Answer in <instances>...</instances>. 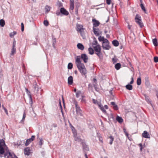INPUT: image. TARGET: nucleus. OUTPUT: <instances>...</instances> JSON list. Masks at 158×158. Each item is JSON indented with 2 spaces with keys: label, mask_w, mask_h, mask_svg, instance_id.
<instances>
[{
  "label": "nucleus",
  "mask_w": 158,
  "mask_h": 158,
  "mask_svg": "<svg viewBox=\"0 0 158 158\" xmlns=\"http://www.w3.org/2000/svg\"><path fill=\"white\" fill-rule=\"evenodd\" d=\"M82 59L85 63L88 62V57L85 54H82L81 56H77L76 59V64L77 67L82 75H85L87 73V70L84 64L81 63V59Z\"/></svg>",
  "instance_id": "1"
},
{
  "label": "nucleus",
  "mask_w": 158,
  "mask_h": 158,
  "mask_svg": "<svg viewBox=\"0 0 158 158\" xmlns=\"http://www.w3.org/2000/svg\"><path fill=\"white\" fill-rule=\"evenodd\" d=\"M95 52V54L99 57L100 59H102L103 56L101 52V47L99 45H97L95 46H93Z\"/></svg>",
  "instance_id": "2"
},
{
  "label": "nucleus",
  "mask_w": 158,
  "mask_h": 158,
  "mask_svg": "<svg viewBox=\"0 0 158 158\" xmlns=\"http://www.w3.org/2000/svg\"><path fill=\"white\" fill-rule=\"evenodd\" d=\"M5 157L6 158H18L17 156L12 152H7L4 154Z\"/></svg>",
  "instance_id": "3"
},
{
  "label": "nucleus",
  "mask_w": 158,
  "mask_h": 158,
  "mask_svg": "<svg viewBox=\"0 0 158 158\" xmlns=\"http://www.w3.org/2000/svg\"><path fill=\"white\" fill-rule=\"evenodd\" d=\"M109 43L108 40L107 39H105V41L103 42L102 47L103 49L106 50H109L110 48V47L109 45Z\"/></svg>",
  "instance_id": "4"
},
{
  "label": "nucleus",
  "mask_w": 158,
  "mask_h": 158,
  "mask_svg": "<svg viewBox=\"0 0 158 158\" xmlns=\"http://www.w3.org/2000/svg\"><path fill=\"white\" fill-rule=\"evenodd\" d=\"M138 17L139 16L138 15H137L135 19V21L138 25H139L140 27L142 28L143 26V24L142 22L141 17H139V18Z\"/></svg>",
  "instance_id": "5"
},
{
  "label": "nucleus",
  "mask_w": 158,
  "mask_h": 158,
  "mask_svg": "<svg viewBox=\"0 0 158 158\" xmlns=\"http://www.w3.org/2000/svg\"><path fill=\"white\" fill-rule=\"evenodd\" d=\"M75 107L77 114L78 115L82 116V111L80 107L78 106V105H77V103H75Z\"/></svg>",
  "instance_id": "6"
},
{
  "label": "nucleus",
  "mask_w": 158,
  "mask_h": 158,
  "mask_svg": "<svg viewBox=\"0 0 158 158\" xmlns=\"http://www.w3.org/2000/svg\"><path fill=\"white\" fill-rule=\"evenodd\" d=\"M93 31L96 36H98L102 34V32L97 28L93 27Z\"/></svg>",
  "instance_id": "7"
},
{
  "label": "nucleus",
  "mask_w": 158,
  "mask_h": 158,
  "mask_svg": "<svg viewBox=\"0 0 158 158\" xmlns=\"http://www.w3.org/2000/svg\"><path fill=\"white\" fill-rule=\"evenodd\" d=\"M33 87L34 89L35 92H36L37 93L40 89L35 81L33 83Z\"/></svg>",
  "instance_id": "8"
},
{
  "label": "nucleus",
  "mask_w": 158,
  "mask_h": 158,
  "mask_svg": "<svg viewBox=\"0 0 158 158\" xmlns=\"http://www.w3.org/2000/svg\"><path fill=\"white\" fill-rule=\"evenodd\" d=\"M82 144L85 152L89 151V148L85 142H82Z\"/></svg>",
  "instance_id": "9"
},
{
  "label": "nucleus",
  "mask_w": 158,
  "mask_h": 158,
  "mask_svg": "<svg viewBox=\"0 0 158 158\" xmlns=\"http://www.w3.org/2000/svg\"><path fill=\"white\" fill-rule=\"evenodd\" d=\"M92 21L94 27L98 26L100 24L99 22L95 19H92Z\"/></svg>",
  "instance_id": "10"
},
{
  "label": "nucleus",
  "mask_w": 158,
  "mask_h": 158,
  "mask_svg": "<svg viewBox=\"0 0 158 158\" xmlns=\"http://www.w3.org/2000/svg\"><path fill=\"white\" fill-rule=\"evenodd\" d=\"M60 12L61 13L66 15L69 14V12L64 8H61L60 9Z\"/></svg>",
  "instance_id": "11"
},
{
  "label": "nucleus",
  "mask_w": 158,
  "mask_h": 158,
  "mask_svg": "<svg viewBox=\"0 0 158 158\" xmlns=\"http://www.w3.org/2000/svg\"><path fill=\"white\" fill-rule=\"evenodd\" d=\"M24 153L25 155L29 156L31 153V150L29 148H26L24 149Z\"/></svg>",
  "instance_id": "12"
},
{
  "label": "nucleus",
  "mask_w": 158,
  "mask_h": 158,
  "mask_svg": "<svg viewBox=\"0 0 158 158\" xmlns=\"http://www.w3.org/2000/svg\"><path fill=\"white\" fill-rule=\"evenodd\" d=\"M73 133L75 140V141H80L81 139L77 136V132L76 131H74L73 132Z\"/></svg>",
  "instance_id": "13"
},
{
  "label": "nucleus",
  "mask_w": 158,
  "mask_h": 158,
  "mask_svg": "<svg viewBox=\"0 0 158 158\" xmlns=\"http://www.w3.org/2000/svg\"><path fill=\"white\" fill-rule=\"evenodd\" d=\"M98 106L99 108L104 113H106V111L104 109V107L103 106V105L101 104V103H98Z\"/></svg>",
  "instance_id": "14"
},
{
  "label": "nucleus",
  "mask_w": 158,
  "mask_h": 158,
  "mask_svg": "<svg viewBox=\"0 0 158 158\" xmlns=\"http://www.w3.org/2000/svg\"><path fill=\"white\" fill-rule=\"evenodd\" d=\"M74 0H70V9L73 10L74 8Z\"/></svg>",
  "instance_id": "15"
},
{
  "label": "nucleus",
  "mask_w": 158,
  "mask_h": 158,
  "mask_svg": "<svg viewBox=\"0 0 158 158\" xmlns=\"http://www.w3.org/2000/svg\"><path fill=\"white\" fill-rule=\"evenodd\" d=\"M142 135L143 137L145 138H150L149 134L146 131H144Z\"/></svg>",
  "instance_id": "16"
},
{
  "label": "nucleus",
  "mask_w": 158,
  "mask_h": 158,
  "mask_svg": "<svg viewBox=\"0 0 158 158\" xmlns=\"http://www.w3.org/2000/svg\"><path fill=\"white\" fill-rule=\"evenodd\" d=\"M73 77L72 76H70L68 78V83L69 85H71L73 83Z\"/></svg>",
  "instance_id": "17"
},
{
  "label": "nucleus",
  "mask_w": 158,
  "mask_h": 158,
  "mask_svg": "<svg viewBox=\"0 0 158 158\" xmlns=\"http://www.w3.org/2000/svg\"><path fill=\"white\" fill-rule=\"evenodd\" d=\"M77 48L81 50H83L84 49V47L83 45L81 43H78L77 45Z\"/></svg>",
  "instance_id": "18"
},
{
  "label": "nucleus",
  "mask_w": 158,
  "mask_h": 158,
  "mask_svg": "<svg viewBox=\"0 0 158 158\" xmlns=\"http://www.w3.org/2000/svg\"><path fill=\"white\" fill-rule=\"evenodd\" d=\"M111 104L113 106V107L114 110H117L118 109V106L116 104L115 102H111Z\"/></svg>",
  "instance_id": "19"
},
{
  "label": "nucleus",
  "mask_w": 158,
  "mask_h": 158,
  "mask_svg": "<svg viewBox=\"0 0 158 158\" xmlns=\"http://www.w3.org/2000/svg\"><path fill=\"white\" fill-rule=\"evenodd\" d=\"M83 28V26L82 25H80L78 23L76 24V30L78 31L82 29Z\"/></svg>",
  "instance_id": "20"
},
{
  "label": "nucleus",
  "mask_w": 158,
  "mask_h": 158,
  "mask_svg": "<svg viewBox=\"0 0 158 158\" xmlns=\"http://www.w3.org/2000/svg\"><path fill=\"white\" fill-rule=\"evenodd\" d=\"M117 121L119 123H122L123 121V120L122 118L119 117L118 116H117L116 118Z\"/></svg>",
  "instance_id": "21"
},
{
  "label": "nucleus",
  "mask_w": 158,
  "mask_h": 158,
  "mask_svg": "<svg viewBox=\"0 0 158 158\" xmlns=\"http://www.w3.org/2000/svg\"><path fill=\"white\" fill-rule=\"evenodd\" d=\"M113 44L115 46H117L119 45L118 42L116 40H114L112 42Z\"/></svg>",
  "instance_id": "22"
},
{
  "label": "nucleus",
  "mask_w": 158,
  "mask_h": 158,
  "mask_svg": "<svg viewBox=\"0 0 158 158\" xmlns=\"http://www.w3.org/2000/svg\"><path fill=\"white\" fill-rule=\"evenodd\" d=\"M144 95L145 98V99L146 101L148 103H151V101L150 100L149 97L147 95L145 94H144Z\"/></svg>",
  "instance_id": "23"
},
{
  "label": "nucleus",
  "mask_w": 158,
  "mask_h": 158,
  "mask_svg": "<svg viewBox=\"0 0 158 158\" xmlns=\"http://www.w3.org/2000/svg\"><path fill=\"white\" fill-rule=\"evenodd\" d=\"M5 146H0V154H3L4 152V147Z\"/></svg>",
  "instance_id": "24"
},
{
  "label": "nucleus",
  "mask_w": 158,
  "mask_h": 158,
  "mask_svg": "<svg viewBox=\"0 0 158 158\" xmlns=\"http://www.w3.org/2000/svg\"><path fill=\"white\" fill-rule=\"evenodd\" d=\"M84 29H85L84 28H83L82 29H81L79 31H78V32H79L80 33L82 37H83L84 36V34H85L84 31Z\"/></svg>",
  "instance_id": "25"
},
{
  "label": "nucleus",
  "mask_w": 158,
  "mask_h": 158,
  "mask_svg": "<svg viewBox=\"0 0 158 158\" xmlns=\"http://www.w3.org/2000/svg\"><path fill=\"white\" fill-rule=\"evenodd\" d=\"M120 67L121 64L119 63H118L115 65V68L117 70L119 69Z\"/></svg>",
  "instance_id": "26"
},
{
  "label": "nucleus",
  "mask_w": 158,
  "mask_h": 158,
  "mask_svg": "<svg viewBox=\"0 0 158 158\" xmlns=\"http://www.w3.org/2000/svg\"><path fill=\"white\" fill-rule=\"evenodd\" d=\"M88 51L89 54L91 55H92L94 53V50L91 47H90L88 48Z\"/></svg>",
  "instance_id": "27"
},
{
  "label": "nucleus",
  "mask_w": 158,
  "mask_h": 158,
  "mask_svg": "<svg viewBox=\"0 0 158 158\" xmlns=\"http://www.w3.org/2000/svg\"><path fill=\"white\" fill-rule=\"evenodd\" d=\"M141 79L140 77L138 78L137 80V84L138 85H141Z\"/></svg>",
  "instance_id": "28"
},
{
  "label": "nucleus",
  "mask_w": 158,
  "mask_h": 158,
  "mask_svg": "<svg viewBox=\"0 0 158 158\" xmlns=\"http://www.w3.org/2000/svg\"><path fill=\"white\" fill-rule=\"evenodd\" d=\"M81 95L82 97H83V96L82 95V93L81 91H78L76 93V96L77 98H78Z\"/></svg>",
  "instance_id": "29"
},
{
  "label": "nucleus",
  "mask_w": 158,
  "mask_h": 158,
  "mask_svg": "<svg viewBox=\"0 0 158 158\" xmlns=\"http://www.w3.org/2000/svg\"><path fill=\"white\" fill-rule=\"evenodd\" d=\"M127 89L129 90H131L132 89L133 87L132 85H127L126 86Z\"/></svg>",
  "instance_id": "30"
},
{
  "label": "nucleus",
  "mask_w": 158,
  "mask_h": 158,
  "mask_svg": "<svg viewBox=\"0 0 158 158\" xmlns=\"http://www.w3.org/2000/svg\"><path fill=\"white\" fill-rule=\"evenodd\" d=\"M5 24V22L3 19L0 20V25L2 27H3Z\"/></svg>",
  "instance_id": "31"
},
{
  "label": "nucleus",
  "mask_w": 158,
  "mask_h": 158,
  "mask_svg": "<svg viewBox=\"0 0 158 158\" xmlns=\"http://www.w3.org/2000/svg\"><path fill=\"white\" fill-rule=\"evenodd\" d=\"M153 43L155 46H157V41L156 39H154L152 40Z\"/></svg>",
  "instance_id": "32"
},
{
  "label": "nucleus",
  "mask_w": 158,
  "mask_h": 158,
  "mask_svg": "<svg viewBox=\"0 0 158 158\" xmlns=\"http://www.w3.org/2000/svg\"><path fill=\"white\" fill-rule=\"evenodd\" d=\"M45 9L46 10V12L47 13H48L50 10V7L49 6L47 5L45 6Z\"/></svg>",
  "instance_id": "33"
},
{
  "label": "nucleus",
  "mask_w": 158,
  "mask_h": 158,
  "mask_svg": "<svg viewBox=\"0 0 158 158\" xmlns=\"http://www.w3.org/2000/svg\"><path fill=\"white\" fill-rule=\"evenodd\" d=\"M32 141H31V140L29 138L28 139H27L26 141V143H25V146H27V145H28L29 143H31Z\"/></svg>",
  "instance_id": "34"
},
{
  "label": "nucleus",
  "mask_w": 158,
  "mask_h": 158,
  "mask_svg": "<svg viewBox=\"0 0 158 158\" xmlns=\"http://www.w3.org/2000/svg\"><path fill=\"white\" fill-rule=\"evenodd\" d=\"M106 39H105L104 37H102L100 36L98 38V40L100 41H103L104 42Z\"/></svg>",
  "instance_id": "35"
},
{
  "label": "nucleus",
  "mask_w": 158,
  "mask_h": 158,
  "mask_svg": "<svg viewBox=\"0 0 158 158\" xmlns=\"http://www.w3.org/2000/svg\"><path fill=\"white\" fill-rule=\"evenodd\" d=\"M140 7L142 9L144 12L145 13H146V10L144 7L143 5V3H141L140 5Z\"/></svg>",
  "instance_id": "36"
},
{
  "label": "nucleus",
  "mask_w": 158,
  "mask_h": 158,
  "mask_svg": "<svg viewBox=\"0 0 158 158\" xmlns=\"http://www.w3.org/2000/svg\"><path fill=\"white\" fill-rule=\"evenodd\" d=\"M5 144L4 141L3 139L0 140V146H5Z\"/></svg>",
  "instance_id": "37"
},
{
  "label": "nucleus",
  "mask_w": 158,
  "mask_h": 158,
  "mask_svg": "<svg viewBox=\"0 0 158 158\" xmlns=\"http://www.w3.org/2000/svg\"><path fill=\"white\" fill-rule=\"evenodd\" d=\"M73 64L71 63H69L68 65V69H71L73 68Z\"/></svg>",
  "instance_id": "38"
},
{
  "label": "nucleus",
  "mask_w": 158,
  "mask_h": 158,
  "mask_svg": "<svg viewBox=\"0 0 158 158\" xmlns=\"http://www.w3.org/2000/svg\"><path fill=\"white\" fill-rule=\"evenodd\" d=\"M16 48H12L10 55H13L16 52Z\"/></svg>",
  "instance_id": "39"
},
{
  "label": "nucleus",
  "mask_w": 158,
  "mask_h": 158,
  "mask_svg": "<svg viewBox=\"0 0 158 158\" xmlns=\"http://www.w3.org/2000/svg\"><path fill=\"white\" fill-rule=\"evenodd\" d=\"M109 138L110 139V141L109 143L110 145H111L112 144L113 141L114 140V138L113 137L111 136L110 137H109Z\"/></svg>",
  "instance_id": "40"
},
{
  "label": "nucleus",
  "mask_w": 158,
  "mask_h": 158,
  "mask_svg": "<svg viewBox=\"0 0 158 158\" xmlns=\"http://www.w3.org/2000/svg\"><path fill=\"white\" fill-rule=\"evenodd\" d=\"M16 34V31H13V32H11L10 34V36L11 37H13Z\"/></svg>",
  "instance_id": "41"
},
{
  "label": "nucleus",
  "mask_w": 158,
  "mask_h": 158,
  "mask_svg": "<svg viewBox=\"0 0 158 158\" xmlns=\"http://www.w3.org/2000/svg\"><path fill=\"white\" fill-rule=\"evenodd\" d=\"M21 141H18L16 143H15L14 144V146H17V147H18L20 146L21 144Z\"/></svg>",
  "instance_id": "42"
},
{
  "label": "nucleus",
  "mask_w": 158,
  "mask_h": 158,
  "mask_svg": "<svg viewBox=\"0 0 158 158\" xmlns=\"http://www.w3.org/2000/svg\"><path fill=\"white\" fill-rule=\"evenodd\" d=\"M44 24L45 26H47L49 24V23L47 20H45L44 22Z\"/></svg>",
  "instance_id": "43"
},
{
  "label": "nucleus",
  "mask_w": 158,
  "mask_h": 158,
  "mask_svg": "<svg viewBox=\"0 0 158 158\" xmlns=\"http://www.w3.org/2000/svg\"><path fill=\"white\" fill-rule=\"evenodd\" d=\"M154 61L155 62L157 63L158 62V57L157 56H155L154 57Z\"/></svg>",
  "instance_id": "44"
},
{
  "label": "nucleus",
  "mask_w": 158,
  "mask_h": 158,
  "mask_svg": "<svg viewBox=\"0 0 158 158\" xmlns=\"http://www.w3.org/2000/svg\"><path fill=\"white\" fill-rule=\"evenodd\" d=\"M117 59L116 58L114 57L112 59V60L113 63H116L117 61Z\"/></svg>",
  "instance_id": "45"
},
{
  "label": "nucleus",
  "mask_w": 158,
  "mask_h": 158,
  "mask_svg": "<svg viewBox=\"0 0 158 158\" xmlns=\"http://www.w3.org/2000/svg\"><path fill=\"white\" fill-rule=\"evenodd\" d=\"M2 107L3 108V109L4 110L5 112L6 113L7 115H8V111L6 108L3 105L2 106Z\"/></svg>",
  "instance_id": "46"
},
{
  "label": "nucleus",
  "mask_w": 158,
  "mask_h": 158,
  "mask_svg": "<svg viewBox=\"0 0 158 158\" xmlns=\"http://www.w3.org/2000/svg\"><path fill=\"white\" fill-rule=\"evenodd\" d=\"M93 102L95 104H97L98 105V103H101L100 102H98L97 100H96L94 99H93Z\"/></svg>",
  "instance_id": "47"
},
{
  "label": "nucleus",
  "mask_w": 158,
  "mask_h": 158,
  "mask_svg": "<svg viewBox=\"0 0 158 158\" xmlns=\"http://www.w3.org/2000/svg\"><path fill=\"white\" fill-rule=\"evenodd\" d=\"M57 5L59 7H60L62 6L63 4L60 2H58L57 3Z\"/></svg>",
  "instance_id": "48"
},
{
  "label": "nucleus",
  "mask_w": 158,
  "mask_h": 158,
  "mask_svg": "<svg viewBox=\"0 0 158 158\" xmlns=\"http://www.w3.org/2000/svg\"><path fill=\"white\" fill-rule=\"evenodd\" d=\"M21 31H23L24 30V26L23 23H21Z\"/></svg>",
  "instance_id": "49"
},
{
  "label": "nucleus",
  "mask_w": 158,
  "mask_h": 158,
  "mask_svg": "<svg viewBox=\"0 0 158 158\" xmlns=\"http://www.w3.org/2000/svg\"><path fill=\"white\" fill-rule=\"evenodd\" d=\"M98 44V42L97 40H94L93 43H92V45H93V47L94 46V45H97Z\"/></svg>",
  "instance_id": "50"
},
{
  "label": "nucleus",
  "mask_w": 158,
  "mask_h": 158,
  "mask_svg": "<svg viewBox=\"0 0 158 158\" xmlns=\"http://www.w3.org/2000/svg\"><path fill=\"white\" fill-rule=\"evenodd\" d=\"M40 139V141L39 143V144L41 146L43 144V139H42V138Z\"/></svg>",
  "instance_id": "51"
},
{
  "label": "nucleus",
  "mask_w": 158,
  "mask_h": 158,
  "mask_svg": "<svg viewBox=\"0 0 158 158\" xmlns=\"http://www.w3.org/2000/svg\"><path fill=\"white\" fill-rule=\"evenodd\" d=\"M93 81H94V82H95V84H94V87H95V88H96V81H97V80L95 78H94L93 79Z\"/></svg>",
  "instance_id": "52"
},
{
  "label": "nucleus",
  "mask_w": 158,
  "mask_h": 158,
  "mask_svg": "<svg viewBox=\"0 0 158 158\" xmlns=\"http://www.w3.org/2000/svg\"><path fill=\"white\" fill-rule=\"evenodd\" d=\"M15 45H16V41L15 40H14L13 43V46L12 48H15Z\"/></svg>",
  "instance_id": "53"
},
{
  "label": "nucleus",
  "mask_w": 158,
  "mask_h": 158,
  "mask_svg": "<svg viewBox=\"0 0 158 158\" xmlns=\"http://www.w3.org/2000/svg\"><path fill=\"white\" fill-rule=\"evenodd\" d=\"M106 3L108 5H110L111 4V0H106Z\"/></svg>",
  "instance_id": "54"
},
{
  "label": "nucleus",
  "mask_w": 158,
  "mask_h": 158,
  "mask_svg": "<svg viewBox=\"0 0 158 158\" xmlns=\"http://www.w3.org/2000/svg\"><path fill=\"white\" fill-rule=\"evenodd\" d=\"M56 42V39L55 38H53V45L54 46Z\"/></svg>",
  "instance_id": "55"
},
{
  "label": "nucleus",
  "mask_w": 158,
  "mask_h": 158,
  "mask_svg": "<svg viewBox=\"0 0 158 158\" xmlns=\"http://www.w3.org/2000/svg\"><path fill=\"white\" fill-rule=\"evenodd\" d=\"M35 138V136L34 135H32L31 137V138H30L31 140V141H32L34 140Z\"/></svg>",
  "instance_id": "56"
},
{
  "label": "nucleus",
  "mask_w": 158,
  "mask_h": 158,
  "mask_svg": "<svg viewBox=\"0 0 158 158\" xmlns=\"http://www.w3.org/2000/svg\"><path fill=\"white\" fill-rule=\"evenodd\" d=\"M139 145L140 147V150L141 151H142L143 149L142 144L141 143H140L139 144Z\"/></svg>",
  "instance_id": "57"
},
{
  "label": "nucleus",
  "mask_w": 158,
  "mask_h": 158,
  "mask_svg": "<svg viewBox=\"0 0 158 158\" xmlns=\"http://www.w3.org/2000/svg\"><path fill=\"white\" fill-rule=\"evenodd\" d=\"M25 117H26V114H25V113L24 112L23 113V118H22V120H24V119H25Z\"/></svg>",
  "instance_id": "58"
},
{
  "label": "nucleus",
  "mask_w": 158,
  "mask_h": 158,
  "mask_svg": "<svg viewBox=\"0 0 158 158\" xmlns=\"http://www.w3.org/2000/svg\"><path fill=\"white\" fill-rule=\"evenodd\" d=\"M97 137L98 138H100V137H101L102 136H101V134L99 133H97Z\"/></svg>",
  "instance_id": "59"
},
{
  "label": "nucleus",
  "mask_w": 158,
  "mask_h": 158,
  "mask_svg": "<svg viewBox=\"0 0 158 158\" xmlns=\"http://www.w3.org/2000/svg\"><path fill=\"white\" fill-rule=\"evenodd\" d=\"M99 139L100 141L102 143H103V139L102 137L99 138Z\"/></svg>",
  "instance_id": "60"
},
{
  "label": "nucleus",
  "mask_w": 158,
  "mask_h": 158,
  "mask_svg": "<svg viewBox=\"0 0 158 158\" xmlns=\"http://www.w3.org/2000/svg\"><path fill=\"white\" fill-rule=\"evenodd\" d=\"M60 13L59 11H56V14L57 15H60Z\"/></svg>",
  "instance_id": "61"
},
{
  "label": "nucleus",
  "mask_w": 158,
  "mask_h": 158,
  "mask_svg": "<svg viewBox=\"0 0 158 158\" xmlns=\"http://www.w3.org/2000/svg\"><path fill=\"white\" fill-rule=\"evenodd\" d=\"M132 79V80H131V81L130 82V84H132L133 83V82H134V80H133V77H132L131 78Z\"/></svg>",
  "instance_id": "62"
},
{
  "label": "nucleus",
  "mask_w": 158,
  "mask_h": 158,
  "mask_svg": "<svg viewBox=\"0 0 158 158\" xmlns=\"http://www.w3.org/2000/svg\"><path fill=\"white\" fill-rule=\"evenodd\" d=\"M131 26L129 25H128V28L129 30H130L131 29Z\"/></svg>",
  "instance_id": "63"
},
{
  "label": "nucleus",
  "mask_w": 158,
  "mask_h": 158,
  "mask_svg": "<svg viewBox=\"0 0 158 158\" xmlns=\"http://www.w3.org/2000/svg\"><path fill=\"white\" fill-rule=\"evenodd\" d=\"M104 107L106 109H108V106L106 105H105Z\"/></svg>",
  "instance_id": "64"
}]
</instances>
